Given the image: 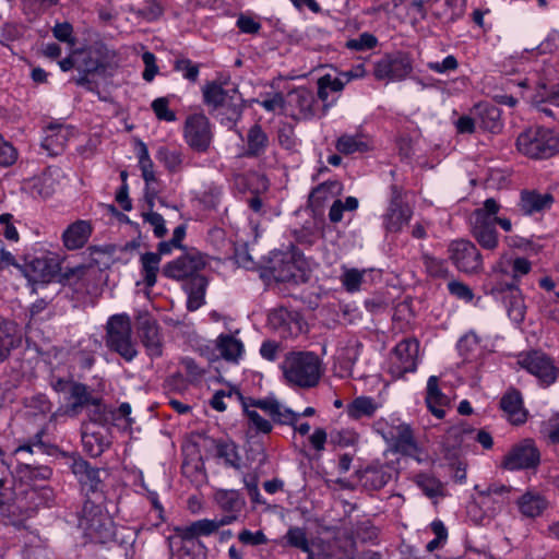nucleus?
<instances>
[{"instance_id":"nucleus-1","label":"nucleus","mask_w":559,"mask_h":559,"mask_svg":"<svg viewBox=\"0 0 559 559\" xmlns=\"http://www.w3.org/2000/svg\"><path fill=\"white\" fill-rule=\"evenodd\" d=\"M57 393L63 395L64 405L59 411L69 417L79 416L87 411L92 421L103 424L106 421V409L103 400L93 393L87 385L72 380L58 379L52 383Z\"/></svg>"},{"instance_id":"nucleus-2","label":"nucleus","mask_w":559,"mask_h":559,"mask_svg":"<svg viewBox=\"0 0 559 559\" xmlns=\"http://www.w3.org/2000/svg\"><path fill=\"white\" fill-rule=\"evenodd\" d=\"M283 378L290 386L311 389L322 376V364L312 352H288L280 365Z\"/></svg>"},{"instance_id":"nucleus-3","label":"nucleus","mask_w":559,"mask_h":559,"mask_svg":"<svg viewBox=\"0 0 559 559\" xmlns=\"http://www.w3.org/2000/svg\"><path fill=\"white\" fill-rule=\"evenodd\" d=\"M516 147L530 158H550L559 154V132L542 126L530 127L518 135Z\"/></svg>"},{"instance_id":"nucleus-4","label":"nucleus","mask_w":559,"mask_h":559,"mask_svg":"<svg viewBox=\"0 0 559 559\" xmlns=\"http://www.w3.org/2000/svg\"><path fill=\"white\" fill-rule=\"evenodd\" d=\"M500 209L501 205L493 198H489L471 216V233L479 246L486 250H495L499 245L493 218L499 214Z\"/></svg>"},{"instance_id":"nucleus-5","label":"nucleus","mask_w":559,"mask_h":559,"mask_svg":"<svg viewBox=\"0 0 559 559\" xmlns=\"http://www.w3.org/2000/svg\"><path fill=\"white\" fill-rule=\"evenodd\" d=\"M106 346L119 354L126 361H132L136 357L138 349L132 340V325L128 314H114L108 319Z\"/></svg>"},{"instance_id":"nucleus-6","label":"nucleus","mask_w":559,"mask_h":559,"mask_svg":"<svg viewBox=\"0 0 559 559\" xmlns=\"http://www.w3.org/2000/svg\"><path fill=\"white\" fill-rule=\"evenodd\" d=\"M79 526L91 540L96 543H107L115 535L110 515L99 504L91 500H86L83 504L79 516Z\"/></svg>"},{"instance_id":"nucleus-7","label":"nucleus","mask_w":559,"mask_h":559,"mask_svg":"<svg viewBox=\"0 0 559 559\" xmlns=\"http://www.w3.org/2000/svg\"><path fill=\"white\" fill-rule=\"evenodd\" d=\"M203 100L207 106L213 109H221V115L226 116V119L234 123L242 114V99L237 90H224L218 83L210 82L204 85Z\"/></svg>"},{"instance_id":"nucleus-8","label":"nucleus","mask_w":559,"mask_h":559,"mask_svg":"<svg viewBox=\"0 0 559 559\" xmlns=\"http://www.w3.org/2000/svg\"><path fill=\"white\" fill-rule=\"evenodd\" d=\"M182 135L191 150L198 153L207 152L213 140L212 126L209 118L200 112L189 115L183 123Z\"/></svg>"},{"instance_id":"nucleus-9","label":"nucleus","mask_w":559,"mask_h":559,"mask_svg":"<svg viewBox=\"0 0 559 559\" xmlns=\"http://www.w3.org/2000/svg\"><path fill=\"white\" fill-rule=\"evenodd\" d=\"M419 343L415 338L401 341L390 355L389 371L395 378L414 372L418 364Z\"/></svg>"},{"instance_id":"nucleus-10","label":"nucleus","mask_w":559,"mask_h":559,"mask_svg":"<svg viewBox=\"0 0 559 559\" xmlns=\"http://www.w3.org/2000/svg\"><path fill=\"white\" fill-rule=\"evenodd\" d=\"M519 365L534 376L542 385L552 384L559 373L558 367L551 357L539 350H533L522 355Z\"/></svg>"},{"instance_id":"nucleus-11","label":"nucleus","mask_w":559,"mask_h":559,"mask_svg":"<svg viewBox=\"0 0 559 559\" xmlns=\"http://www.w3.org/2000/svg\"><path fill=\"white\" fill-rule=\"evenodd\" d=\"M204 257L194 250L188 251L179 258L167 262L163 266V275L175 281L193 280L201 276L199 272L204 269Z\"/></svg>"},{"instance_id":"nucleus-12","label":"nucleus","mask_w":559,"mask_h":559,"mask_svg":"<svg viewBox=\"0 0 559 559\" xmlns=\"http://www.w3.org/2000/svg\"><path fill=\"white\" fill-rule=\"evenodd\" d=\"M413 71V61L408 53L396 52L381 58L374 64L377 80L402 81Z\"/></svg>"},{"instance_id":"nucleus-13","label":"nucleus","mask_w":559,"mask_h":559,"mask_svg":"<svg viewBox=\"0 0 559 559\" xmlns=\"http://www.w3.org/2000/svg\"><path fill=\"white\" fill-rule=\"evenodd\" d=\"M449 258L461 272L477 273L483 269V258L469 240L457 239L449 245Z\"/></svg>"},{"instance_id":"nucleus-14","label":"nucleus","mask_w":559,"mask_h":559,"mask_svg":"<svg viewBox=\"0 0 559 559\" xmlns=\"http://www.w3.org/2000/svg\"><path fill=\"white\" fill-rule=\"evenodd\" d=\"M271 272L278 282L297 281L304 261L295 250L277 251L271 258Z\"/></svg>"},{"instance_id":"nucleus-15","label":"nucleus","mask_w":559,"mask_h":559,"mask_svg":"<svg viewBox=\"0 0 559 559\" xmlns=\"http://www.w3.org/2000/svg\"><path fill=\"white\" fill-rule=\"evenodd\" d=\"M75 135V129L69 124L52 122L44 129L41 147L50 156L60 155L68 142Z\"/></svg>"},{"instance_id":"nucleus-16","label":"nucleus","mask_w":559,"mask_h":559,"mask_svg":"<svg viewBox=\"0 0 559 559\" xmlns=\"http://www.w3.org/2000/svg\"><path fill=\"white\" fill-rule=\"evenodd\" d=\"M169 542V559H205L206 547L201 540L187 537L181 532H175L168 538Z\"/></svg>"},{"instance_id":"nucleus-17","label":"nucleus","mask_w":559,"mask_h":559,"mask_svg":"<svg viewBox=\"0 0 559 559\" xmlns=\"http://www.w3.org/2000/svg\"><path fill=\"white\" fill-rule=\"evenodd\" d=\"M539 463V452L531 440L515 445L504 457L503 467L509 471L535 467Z\"/></svg>"},{"instance_id":"nucleus-18","label":"nucleus","mask_w":559,"mask_h":559,"mask_svg":"<svg viewBox=\"0 0 559 559\" xmlns=\"http://www.w3.org/2000/svg\"><path fill=\"white\" fill-rule=\"evenodd\" d=\"M243 405H250L251 409H262L273 419V421L281 425H294L299 419L298 413L285 407L273 397L242 400V406Z\"/></svg>"},{"instance_id":"nucleus-19","label":"nucleus","mask_w":559,"mask_h":559,"mask_svg":"<svg viewBox=\"0 0 559 559\" xmlns=\"http://www.w3.org/2000/svg\"><path fill=\"white\" fill-rule=\"evenodd\" d=\"M475 490L478 492L477 503L486 512L495 514L509 501L511 488L502 484H491L486 489H480L477 485Z\"/></svg>"},{"instance_id":"nucleus-20","label":"nucleus","mask_w":559,"mask_h":559,"mask_svg":"<svg viewBox=\"0 0 559 559\" xmlns=\"http://www.w3.org/2000/svg\"><path fill=\"white\" fill-rule=\"evenodd\" d=\"M361 67H358L355 72H344L340 76H332L325 74L318 80V97L325 104V107L331 106L335 103V98H332L329 103V96L331 93H340L346 83L354 78L362 75Z\"/></svg>"},{"instance_id":"nucleus-21","label":"nucleus","mask_w":559,"mask_h":559,"mask_svg":"<svg viewBox=\"0 0 559 559\" xmlns=\"http://www.w3.org/2000/svg\"><path fill=\"white\" fill-rule=\"evenodd\" d=\"M287 114L297 119H308L313 116L314 96L306 87H297L286 96Z\"/></svg>"},{"instance_id":"nucleus-22","label":"nucleus","mask_w":559,"mask_h":559,"mask_svg":"<svg viewBox=\"0 0 559 559\" xmlns=\"http://www.w3.org/2000/svg\"><path fill=\"white\" fill-rule=\"evenodd\" d=\"M493 293L509 292V295L504 297V304L507 307L508 316L514 322H522L525 317V305L522 298L521 292L515 286V282H497L492 286Z\"/></svg>"},{"instance_id":"nucleus-23","label":"nucleus","mask_w":559,"mask_h":559,"mask_svg":"<svg viewBox=\"0 0 559 559\" xmlns=\"http://www.w3.org/2000/svg\"><path fill=\"white\" fill-rule=\"evenodd\" d=\"M531 271V262L525 258H516L512 262L509 259L501 258L492 267V277L497 282H515L518 278L526 275Z\"/></svg>"},{"instance_id":"nucleus-24","label":"nucleus","mask_w":559,"mask_h":559,"mask_svg":"<svg viewBox=\"0 0 559 559\" xmlns=\"http://www.w3.org/2000/svg\"><path fill=\"white\" fill-rule=\"evenodd\" d=\"M451 439L454 440V442L452 443L453 447L465 443L467 440L471 439L479 442L485 449H490L493 444L492 438L489 432L485 430L476 431L474 428L469 427L466 424H460L451 427L447 431V440L450 441Z\"/></svg>"},{"instance_id":"nucleus-25","label":"nucleus","mask_w":559,"mask_h":559,"mask_svg":"<svg viewBox=\"0 0 559 559\" xmlns=\"http://www.w3.org/2000/svg\"><path fill=\"white\" fill-rule=\"evenodd\" d=\"M395 468L390 464L372 463L361 473L360 480L364 486L378 490L384 487L394 476Z\"/></svg>"},{"instance_id":"nucleus-26","label":"nucleus","mask_w":559,"mask_h":559,"mask_svg":"<svg viewBox=\"0 0 559 559\" xmlns=\"http://www.w3.org/2000/svg\"><path fill=\"white\" fill-rule=\"evenodd\" d=\"M242 156L258 158L264 155L270 145V139L263 128L254 123L249 128L245 138Z\"/></svg>"},{"instance_id":"nucleus-27","label":"nucleus","mask_w":559,"mask_h":559,"mask_svg":"<svg viewBox=\"0 0 559 559\" xmlns=\"http://www.w3.org/2000/svg\"><path fill=\"white\" fill-rule=\"evenodd\" d=\"M92 234L90 222L79 219L70 224L62 233L61 239L68 250H78L85 246Z\"/></svg>"},{"instance_id":"nucleus-28","label":"nucleus","mask_w":559,"mask_h":559,"mask_svg":"<svg viewBox=\"0 0 559 559\" xmlns=\"http://www.w3.org/2000/svg\"><path fill=\"white\" fill-rule=\"evenodd\" d=\"M270 321L284 337L296 336L302 329L299 314L284 308L273 311L270 316Z\"/></svg>"},{"instance_id":"nucleus-29","label":"nucleus","mask_w":559,"mask_h":559,"mask_svg":"<svg viewBox=\"0 0 559 559\" xmlns=\"http://www.w3.org/2000/svg\"><path fill=\"white\" fill-rule=\"evenodd\" d=\"M554 201L551 193H539L535 190H524L521 192L519 205L523 214L533 215L550 209Z\"/></svg>"},{"instance_id":"nucleus-30","label":"nucleus","mask_w":559,"mask_h":559,"mask_svg":"<svg viewBox=\"0 0 559 559\" xmlns=\"http://www.w3.org/2000/svg\"><path fill=\"white\" fill-rule=\"evenodd\" d=\"M384 438L395 448L396 451L403 453H412L417 448L413 431L406 424L391 426L384 435Z\"/></svg>"},{"instance_id":"nucleus-31","label":"nucleus","mask_w":559,"mask_h":559,"mask_svg":"<svg viewBox=\"0 0 559 559\" xmlns=\"http://www.w3.org/2000/svg\"><path fill=\"white\" fill-rule=\"evenodd\" d=\"M500 406L512 424L520 425L525 423L527 413L523 407L522 395L518 390H509L501 397Z\"/></svg>"},{"instance_id":"nucleus-32","label":"nucleus","mask_w":559,"mask_h":559,"mask_svg":"<svg viewBox=\"0 0 559 559\" xmlns=\"http://www.w3.org/2000/svg\"><path fill=\"white\" fill-rule=\"evenodd\" d=\"M72 472L87 492H96L100 485L99 471L92 467L86 461L79 459L72 463Z\"/></svg>"},{"instance_id":"nucleus-33","label":"nucleus","mask_w":559,"mask_h":559,"mask_svg":"<svg viewBox=\"0 0 559 559\" xmlns=\"http://www.w3.org/2000/svg\"><path fill=\"white\" fill-rule=\"evenodd\" d=\"M450 400L439 389V379L431 376L427 382L426 404L429 411L437 417L443 418L445 415V407L449 405Z\"/></svg>"},{"instance_id":"nucleus-34","label":"nucleus","mask_w":559,"mask_h":559,"mask_svg":"<svg viewBox=\"0 0 559 559\" xmlns=\"http://www.w3.org/2000/svg\"><path fill=\"white\" fill-rule=\"evenodd\" d=\"M516 504L520 513L530 519L539 516L547 508L548 501L537 491L528 490L523 493L518 500Z\"/></svg>"},{"instance_id":"nucleus-35","label":"nucleus","mask_w":559,"mask_h":559,"mask_svg":"<svg viewBox=\"0 0 559 559\" xmlns=\"http://www.w3.org/2000/svg\"><path fill=\"white\" fill-rule=\"evenodd\" d=\"M215 348L226 361L237 362L245 353L241 340L235 334H219L215 341Z\"/></svg>"},{"instance_id":"nucleus-36","label":"nucleus","mask_w":559,"mask_h":559,"mask_svg":"<svg viewBox=\"0 0 559 559\" xmlns=\"http://www.w3.org/2000/svg\"><path fill=\"white\" fill-rule=\"evenodd\" d=\"M474 115L477 119L479 128L489 131L491 133L500 132L502 122L500 119V110L489 104H478L474 107Z\"/></svg>"},{"instance_id":"nucleus-37","label":"nucleus","mask_w":559,"mask_h":559,"mask_svg":"<svg viewBox=\"0 0 559 559\" xmlns=\"http://www.w3.org/2000/svg\"><path fill=\"white\" fill-rule=\"evenodd\" d=\"M413 215V211L408 205H396L390 203L388 211L383 217V225L390 233H399L408 224Z\"/></svg>"},{"instance_id":"nucleus-38","label":"nucleus","mask_w":559,"mask_h":559,"mask_svg":"<svg viewBox=\"0 0 559 559\" xmlns=\"http://www.w3.org/2000/svg\"><path fill=\"white\" fill-rule=\"evenodd\" d=\"M33 278L40 282H50L59 272V262L53 257L43 255L29 263Z\"/></svg>"},{"instance_id":"nucleus-39","label":"nucleus","mask_w":559,"mask_h":559,"mask_svg":"<svg viewBox=\"0 0 559 559\" xmlns=\"http://www.w3.org/2000/svg\"><path fill=\"white\" fill-rule=\"evenodd\" d=\"M141 337L148 356L159 357L163 353L158 325L153 320H145L141 324Z\"/></svg>"},{"instance_id":"nucleus-40","label":"nucleus","mask_w":559,"mask_h":559,"mask_svg":"<svg viewBox=\"0 0 559 559\" xmlns=\"http://www.w3.org/2000/svg\"><path fill=\"white\" fill-rule=\"evenodd\" d=\"M207 287V280L204 276H197L185 285L188 295L187 308L190 311H195L205 302V292Z\"/></svg>"},{"instance_id":"nucleus-41","label":"nucleus","mask_w":559,"mask_h":559,"mask_svg":"<svg viewBox=\"0 0 559 559\" xmlns=\"http://www.w3.org/2000/svg\"><path fill=\"white\" fill-rule=\"evenodd\" d=\"M175 532H181L191 539L200 540L201 537L211 536L216 533L217 525L210 519H202L177 526L175 527Z\"/></svg>"},{"instance_id":"nucleus-42","label":"nucleus","mask_w":559,"mask_h":559,"mask_svg":"<svg viewBox=\"0 0 559 559\" xmlns=\"http://www.w3.org/2000/svg\"><path fill=\"white\" fill-rule=\"evenodd\" d=\"M214 500L224 512L240 513L246 502L237 490L218 489L214 493Z\"/></svg>"},{"instance_id":"nucleus-43","label":"nucleus","mask_w":559,"mask_h":559,"mask_svg":"<svg viewBox=\"0 0 559 559\" xmlns=\"http://www.w3.org/2000/svg\"><path fill=\"white\" fill-rule=\"evenodd\" d=\"M141 274L146 287L152 288L157 282L159 272L160 254L155 252H145L140 257Z\"/></svg>"},{"instance_id":"nucleus-44","label":"nucleus","mask_w":559,"mask_h":559,"mask_svg":"<svg viewBox=\"0 0 559 559\" xmlns=\"http://www.w3.org/2000/svg\"><path fill=\"white\" fill-rule=\"evenodd\" d=\"M17 342L15 325L0 317V362L8 358Z\"/></svg>"},{"instance_id":"nucleus-45","label":"nucleus","mask_w":559,"mask_h":559,"mask_svg":"<svg viewBox=\"0 0 559 559\" xmlns=\"http://www.w3.org/2000/svg\"><path fill=\"white\" fill-rule=\"evenodd\" d=\"M377 409L378 405L372 397L359 396L347 405V415L353 419L371 417Z\"/></svg>"},{"instance_id":"nucleus-46","label":"nucleus","mask_w":559,"mask_h":559,"mask_svg":"<svg viewBox=\"0 0 559 559\" xmlns=\"http://www.w3.org/2000/svg\"><path fill=\"white\" fill-rule=\"evenodd\" d=\"M156 158L170 173L180 171L183 165V154L180 150L160 146L156 152Z\"/></svg>"},{"instance_id":"nucleus-47","label":"nucleus","mask_w":559,"mask_h":559,"mask_svg":"<svg viewBox=\"0 0 559 559\" xmlns=\"http://www.w3.org/2000/svg\"><path fill=\"white\" fill-rule=\"evenodd\" d=\"M57 171H53L51 169H48L47 171L41 174L34 180L32 186V192L44 199L50 197L57 188Z\"/></svg>"},{"instance_id":"nucleus-48","label":"nucleus","mask_w":559,"mask_h":559,"mask_svg":"<svg viewBox=\"0 0 559 559\" xmlns=\"http://www.w3.org/2000/svg\"><path fill=\"white\" fill-rule=\"evenodd\" d=\"M336 148L342 154L366 152L369 148L368 142L361 135L344 134L336 141Z\"/></svg>"},{"instance_id":"nucleus-49","label":"nucleus","mask_w":559,"mask_h":559,"mask_svg":"<svg viewBox=\"0 0 559 559\" xmlns=\"http://www.w3.org/2000/svg\"><path fill=\"white\" fill-rule=\"evenodd\" d=\"M414 483L429 498L443 496V486L440 480L429 474H417L414 476Z\"/></svg>"},{"instance_id":"nucleus-50","label":"nucleus","mask_w":559,"mask_h":559,"mask_svg":"<svg viewBox=\"0 0 559 559\" xmlns=\"http://www.w3.org/2000/svg\"><path fill=\"white\" fill-rule=\"evenodd\" d=\"M361 344L357 340H350L337 353V360L346 370L352 369L360 356Z\"/></svg>"},{"instance_id":"nucleus-51","label":"nucleus","mask_w":559,"mask_h":559,"mask_svg":"<svg viewBox=\"0 0 559 559\" xmlns=\"http://www.w3.org/2000/svg\"><path fill=\"white\" fill-rule=\"evenodd\" d=\"M284 540L287 546L300 549L301 551H308L310 547L307 532L304 527L290 526L284 535Z\"/></svg>"},{"instance_id":"nucleus-52","label":"nucleus","mask_w":559,"mask_h":559,"mask_svg":"<svg viewBox=\"0 0 559 559\" xmlns=\"http://www.w3.org/2000/svg\"><path fill=\"white\" fill-rule=\"evenodd\" d=\"M217 455L225 460V463L234 468L240 467V456L238 454V449L235 442L233 441H224L219 442L216 447Z\"/></svg>"},{"instance_id":"nucleus-53","label":"nucleus","mask_w":559,"mask_h":559,"mask_svg":"<svg viewBox=\"0 0 559 559\" xmlns=\"http://www.w3.org/2000/svg\"><path fill=\"white\" fill-rule=\"evenodd\" d=\"M52 497V490L48 487L32 488L26 491V499L31 502L27 507L29 512H35L41 506H48L49 500Z\"/></svg>"},{"instance_id":"nucleus-54","label":"nucleus","mask_w":559,"mask_h":559,"mask_svg":"<svg viewBox=\"0 0 559 559\" xmlns=\"http://www.w3.org/2000/svg\"><path fill=\"white\" fill-rule=\"evenodd\" d=\"M400 10H405L411 23L415 24L426 15L424 0H400Z\"/></svg>"},{"instance_id":"nucleus-55","label":"nucleus","mask_w":559,"mask_h":559,"mask_svg":"<svg viewBox=\"0 0 559 559\" xmlns=\"http://www.w3.org/2000/svg\"><path fill=\"white\" fill-rule=\"evenodd\" d=\"M365 273V270L344 269L341 276V282L344 288L349 293L359 290Z\"/></svg>"},{"instance_id":"nucleus-56","label":"nucleus","mask_w":559,"mask_h":559,"mask_svg":"<svg viewBox=\"0 0 559 559\" xmlns=\"http://www.w3.org/2000/svg\"><path fill=\"white\" fill-rule=\"evenodd\" d=\"M135 15L147 22H154L162 17L164 8L158 0H146L143 8L136 10Z\"/></svg>"},{"instance_id":"nucleus-57","label":"nucleus","mask_w":559,"mask_h":559,"mask_svg":"<svg viewBox=\"0 0 559 559\" xmlns=\"http://www.w3.org/2000/svg\"><path fill=\"white\" fill-rule=\"evenodd\" d=\"M532 104L535 106L550 104L559 107V86L549 91L545 85H540L532 98Z\"/></svg>"},{"instance_id":"nucleus-58","label":"nucleus","mask_w":559,"mask_h":559,"mask_svg":"<svg viewBox=\"0 0 559 559\" xmlns=\"http://www.w3.org/2000/svg\"><path fill=\"white\" fill-rule=\"evenodd\" d=\"M223 194V187L211 183L205 188L200 201L209 209H216L222 201Z\"/></svg>"},{"instance_id":"nucleus-59","label":"nucleus","mask_w":559,"mask_h":559,"mask_svg":"<svg viewBox=\"0 0 559 559\" xmlns=\"http://www.w3.org/2000/svg\"><path fill=\"white\" fill-rule=\"evenodd\" d=\"M243 412L249 420V425L259 432L269 433L272 431V424L264 419L257 409H251L250 405H243Z\"/></svg>"},{"instance_id":"nucleus-60","label":"nucleus","mask_w":559,"mask_h":559,"mask_svg":"<svg viewBox=\"0 0 559 559\" xmlns=\"http://www.w3.org/2000/svg\"><path fill=\"white\" fill-rule=\"evenodd\" d=\"M152 109L159 120L175 121L176 114L169 108V100L166 97H158L153 100Z\"/></svg>"},{"instance_id":"nucleus-61","label":"nucleus","mask_w":559,"mask_h":559,"mask_svg":"<svg viewBox=\"0 0 559 559\" xmlns=\"http://www.w3.org/2000/svg\"><path fill=\"white\" fill-rule=\"evenodd\" d=\"M423 262L426 271L435 277H443L447 274V265L443 260L437 259L428 253L423 254Z\"/></svg>"},{"instance_id":"nucleus-62","label":"nucleus","mask_w":559,"mask_h":559,"mask_svg":"<svg viewBox=\"0 0 559 559\" xmlns=\"http://www.w3.org/2000/svg\"><path fill=\"white\" fill-rule=\"evenodd\" d=\"M174 68L182 73L183 78L195 82L199 76V66L194 64L190 59L182 58L175 61Z\"/></svg>"},{"instance_id":"nucleus-63","label":"nucleus","mask_w":559,"mask_h":559,"mask_svg":"<svg viewBox=\"0 0 559 559\" xmlns=\"http://www.w3.org/2000/svg\"><path fill=\"white\" fill-rule=\"evenodd\" d=\"M479 345V338L474 332H468L462 336L457 343L460 354L468 358Z\"/></svg>"},{"instance_id":"nucleus-64","label":"nucleus","mask_w":559,"mask_h":559,"mask_svg":"<svg viewBox=\"0 0 559 559\" xmlns=\"http://www.w3.org/2000/svg\"><path fill=\"white\" fill-rule=\"evenodd\" d=\"M338 189L340 185L336 181L321 183L312 191L310 195L311 202L320 204L329 198V194L334 193Z\"/></svg>"}]
</instances>
